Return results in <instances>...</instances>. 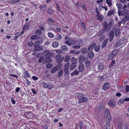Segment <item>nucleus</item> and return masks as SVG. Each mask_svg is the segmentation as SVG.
<instances>
[{"instance_id":"1","label":"nucleus","mask_w":129,"mask_h":129,"mask_svg":"<svg viewBox=\"0 0 129 129\" xmlns=\"http://www.w3.org/2000/svg\"><path fill=\"white\" fill-rule=\"evenodd\" d=\"M112 22L111 21L108 24L106 21H105L103 23V29L105 32L111 28L112 25Z\"/></svg>"},{"instance_id":"2","label":"nucleus","mask_w":129,"mask_h":129,"mask_svg":"<svg viewBox=\"0 0 129 129\" xmlns=\"http://www.w3.org/2000/svg\"><path fill=\"white\" fill-rule=\"evenodd\" d=\"M110 114V112L109 110L108 109H106L105 112V114L107 117L106 119L107 122H110L111 120Z\"/></svg>"},{"instance_id":"3","label":"nucleus","mask_w":129,"mask_h":129,"mask_svg":"<svg viewBox=\"0 0 129 129\" xmlns=\"http://www.w3.org/2000/svg\"><path fill=\"white\" fill-rule=\"evenodd\" d=\"M83 94H80L79 96H80L78 98V99L79 102L81 103L85 102H86L88 100V98L85 97L83 96Z\"/></svg>"},{"instance_id":"4","label":"nucleus","mask_w":129,"mask_h":129,"mask_svg":"<svg viewBox=\"0 0 129 129\" xmlns=\"http://www.w3.org/2000/svg\"><path fill=\"white\" fill-rule=\"evenodd\" d=\"M44 88H47L50 89H51L54 88L53 86L51 84H48L47 83H45L44 82L40 83Z\"/></svg>"},{"instance_id":"5","label":"nucleus","mask_w":129,"mask_h":129,"mask_svg":"<svg viewBox=\"0 0 129 129\" xmlns=\"http://www.w3.org/2000/svg\"><path fill=\"white\" fill-rule=\"evenodd\" d=\"M108 105L113 108L115 107L116 105V103L115 101L113 99H111L109 101L108 103Z\"/></svg>"},{"instance_id":"6","label":"nucleus","mask_w":129,"mask_h":129,"mask_svg":"<svg viewBox=\"0 0 129 129\" xmlns=\"http://www.w3.org/2000/svg\"><path fill=\"white\" fill-rule=\"evenodd\" d=\"M114 32L115 31V35L116 37H118L120 34V29L119 28L116 29L115 27L113 28V30Z\"/></svg>"},{"instance_id":"7","label":"nucleus","mask_w":129,"mask_h":129,"mask_svg":"<svg viewBox=\"0 0 129 129\" xmlns=\"http://www.w3.org/2000/svg\"><path fill=\"white\" fill-rule=\"evenodd\" d=\"M94 55V54L93 52L91 51H90L88 53L87 57L91 60L93 59Z\"/></svg>"},{"instance_id":"8","label":"nucleus","mask_w":129,"mask_h":129,"mask_svg":"<svg viewBox=\"0 0 129 129\" xmlns=\"http://www.w3.org/2000/svg\"><path fill=\"white\" fill-rule=\"evenodd\" d=\"M35 47V50L37 51H40L43 50V49L42 46L40 45H37L36 46H34Z\"/></svg>"},{"instance_id":"9","label":"nucleus","mask_w":129,"mask_h":129,"mask_svg":"<svg viewBox=\"0 0 129 129\" xmlns=\"http://www.w3.org/2000/svg\"><path fill=\"white\" fill-rule=\"evenodd\" d=\"M114 36V31H111L110 32L109 37V41L110 42H111L113 40Z\"/></svg>"},{"instance_id":"10","label":"nucleus","mask_w":129,"mask_h":129,"mask_svg":"<svg viewBox=\"0 0 129 129\" xmlns=\"http://www.w3.org/2000/svg\"><path fill=\"white\" fill-rule=\"evenodd\" d=\"M108 41V38L106 39L103 41L101 46V48L103 49L104 48L107 44Z\"/></svg>"},{"instance_id":"11","label":"nucleus","mask_w":129,"mask_h":129,"mask_svg":"<svg viewBox=\"0 0 129 129\" xmlns=\"http://www.w3.org/2000/svg\"><path fill=\"white\" fill-rule=\"evenodd\" d=\"M88 59L87 57H85L84 62L85 63L86 66L87 67L90 66L91 65V62L89 61H88Z\"/></svg>"},{"instance_id":"12","label":"nucleus","mask_w":129,"mask_h":129,"mask_svg":"<svg viewBox=\"0 0 129 129\" xmlns=\"http://www.w3.org/2000/svg\"><path fill=\"white\" fill-rule=\"evenodd\" d=\"M85 58L84 55L83 54L81 55L79 58V62L80 63H81L84 61Z\"/></svg>"},{"instance_id":"13","label":"nucleus","mask_w":129,"mask_h":129,"mask_svg":"<svg viewBox=\"0 0 129 129\" xmlns=\"http://www.w3.org/2000/svg\"><path fill=\"white\" fill-rule=\"evenodd\" d=\"M115 9H113L112 10H110L107 14V15L108 16H110L112 14H114V13H115Z\"/></svg>"},{"instance_id":"14","label":"nucleus","mask_w":129,"mask_h":129,"mask_svg":"<svg viewBox=\"0 0 129 129\" xmlns=\"http://www.w3.org/2000/svg\"><path fill=\"white\" fill-rule=\"evenodd\" d=\"M110 86V85L109 84V83L106 82L104 85L103 87V89L105 90H106Z\"/></svg>"},{"instance_id":"15","label":"nucleus","mask_w":129,"mask_h":129,"mask_svg":"<svg viewBox=\"0 0 129 129\" xmlns=\"http://www.w3.org/2000/svg\"><path fill=\"white\" fill-rule=\"evenodd\" d=\"M70 65V63H67L65 65L64 69V72L69 71V67Z\"/></svg>"},{"instance_id":"16","label":"nucleus","mask_w":129,"mask_h":129,"mask_svg":"<svg viewBox=\"0 0 129 129\" xmlns=\"http://www.w3.org/2000/svg\"><path fill=\"white\" fill-rule=\"evenodd\" d=\"M105 32L104 30L102 29V30H99L96 34V35L97 36H100L103 35L104 33Z\"/></svg>"},{"instance_id":"17","label":"nucleus","mask_w":129,"mask_h":129,"mask_svg":"<svg viewBox=\"0 0 129 129\" xmlns=\"http://www.w3.org/2000/svg\"><path fill=\"white\" fill-rule=\"evenodd\" d=\"M40 41H38L36 42L34 45V46H36L37 45H39L42 43L43 42V39L42 38H41Z\"/></svg>"},{"instance_id":"18","label":"nucleus","mask_w":129,"mask_h":129,"mask_svg":"<svg viewBox=\"0 0 129 129\" xmlns=\"http://www.w3.org/2000/svg\"><path fill=\"white\" fill-rule=\"evenodd\" d=\"M81 52L84 54H85L87 52L88 53V51L87 49L85 47L81 49Z\"/></svg>"},{"instance_id":"19","label":"nucleus","mask_w":129,"mask_h":129,"mask_svg":"<svg viewBox=\"0 0 129 129\" xmlns=\"http://www.w3.org/2000/svg\"><path fill=\"white\" fill-rule=\"evenodd\" d=\"M84 65L82 63H80L79 66V71L80 72H82L84 69Z\"/></svg>"},{"instance_id":"20","label":"nucleus","mask_w":129,"mask_h":129,"mask_svg":"<svg viewBox=\"0 0 129 129\" xmlns=\"http://www.w3.org/2000/svg\"><path fill=\"white\" fill-rule=\"evenodd\" d=\"M107 122V123L105 124L104 127V129H110L109 126V123L110 122Z\"/></svg>"},{"instance_id":"21","label":"nucleus","mask_w":129,"mask_h":129,"mask_svg":"<svg viewBox=\"0 0 129 129\" xmlns=\"http://www.w3.org/2000/svg\"><path fill=\"white\" fill-rule=\"evenodd\" d=\"M76 66L77 63H72L70 66V70H72L74 69Z\"/></svg>"},{"instance_id":"22","label":"nucleus","mask_w":129,"mask_h":129,"mask_svg":"<svg viewBox=\"0 0 129 129\" xmlns=\"http://www.w3.org/2000/svg\"><path fill=\"white\" fill-rule=\"evenodd\" d=\"M116 5L118 8V9L121 10L122 9V5L121 3H117Z\"/></svg>"},{"instance_id":"23","label":"nucleus","mask_w":129,"mask_h":129,"mask_svg":"<svg viewBox=\"0 0 129 129\" xmlns=\"http://www.w3.org/2000/svg\"><path fill=\"white\" fill-rule=\"evenodd\" d=\"M59 43L57 42H54L52 44V46L55 48L57 47L59 45Z\"/></svg>"},{"instance_id":"24","label":"nucleus","mask_w":129,"mask_h":129,"mask_svg":"<svg viewBox=\"0 0 129 129\" xmlns=\"http://www.w3.org/2000/svg\"><path fill=\"white\" fill-rule=\"evenodd\" d=\"M101 46L100 45H96L94 49L95 51L96 52L99 51L100 49Z\"/></svg>"},{"instance_id":"25","label":"nucleus","mask_w":129,"mask_h":129,"mask_svg":"<svg viewBox=\"0 0 129 129\" xmlns=\"http://www.w3.org/2000/svg\"><path fill=\"white\" fill-rule=\"evenodd\" d=\"M79 72L77 71V69H76L74 72L72 73L71 74L72 76H73L75 75H77L79 74Z\"/></svg>"},{"instance_id":"26","label":"nucleus","mask_w":129,"mask_h":129,"mask_svg":"<svg viewBox=\"0 0 129 129\" xmlns=\"http://www.w3.org/2000/svg\"><path fill=\"white\" fill-rule=\"evenodd\" d=\"M98 71H101L103 68V64L102 63H99L98 64Z\"/></svg>"},{"instance_id":"27","label":"nucleus","mask_w":129,"mask_h":129,"mask_svg":"<svg viewBox=\"0 0 129 129\" xmlns=\"http://www.w3.org/2000/svg\"><path fill=\"white\" fill-rule=\"evenodd\" d=\"M103 108V106L102 104L100 103L98 107V110L99 112H101Z\"/></svg>"},{"instance_id":"28","label":"nucleus","mask_w":129,"mask_h":129,"mask_svg":"<svg viewBox=\"0 0 129 129\" xmlns=\"http://www.w3.org/2000/svg\"><path fill=\"white\" fill-rule=\"evenodd\" d=\"M45 63L50 62L52 61L51 59L50 58L45 57Z\"/></svg>"},{"instance_id":"29","label":"nucleus","mask_w":129,"mask_h":129,"mask_svg":"<svg viewBox=\"0 0 129 129\" xmlns=\"http://www.w3.org/2000/svg\"><path fill=\"white\" fill-rule=\"evenodd\" d=\"M70 57L69 56L67 55L65 56L64 60L66 62H68L70 60Z\"/></svg>"},{"instance_id":"30","label":"nucleus","mask_w":129,"mask_h":129,"mask_svg":"<svg viewBox=\"0 0 129 129\" xmlns=\"http://www.w3.org/2000/svg\"><path fill=\"white\" fill-rule=\"evenodd\" d=\"M52 53L50 52V51H49V52H48V53L46 54L45 55V57L50 58V57L52 56Z\"/></svg>"},{"instance_id":"31","label":"nucleus","mask_w":129,"mask_h":129,"mask_svg":"<svg viewBox=\"0 0 129 129\" xmlns=\"http://www.w3.org/2000/svg\"><path fill=\"white\" fill-rule=\"evenodd\" d=\"M39 36L36 35H33L31 36V39L34 40H38L39 38Z\"/></svg>"},{"instance_id":"32","label":"nucleus","mask_w":129,"mask_h":129,"mask_svg":"<svg viewBox=\"0 0 129 129\" xmlns=\"http://www.w3.org/2000/svg\"><path fill=\"white\" fill-rule=\"evenodd\" d=\"M40 9L41 10L43 9L44 10H46L47 9V6L46 5H45L43 6H40L39 7Z\"/></svg>"},{"instance_id":"33","label":"nucleus","mask_w":129,"mask_h":129,"mask_svg":"<svg viewBox=\"0 0 129 129\" xmlns=\"http://www.w3.org/2000/svg\"><path fill=\"white\" fill-rule=\"evenodd\" d=\"M114 56H115L112 53H111L109 55L108 57V59L109 60H111L113 58Z\"/></svg>"},{"instance_id":"34","label":"nucleus","mask_w":129,"mask_h":129,"mask_svg":"<svg viewBox=\"0 0 129 129\" xmlns=\"http://www.w3.org/2000/svg\"><path fill=\"white\" fill-rule=\"evenodd\" d=\"M20 35V32H17L16 33L14 39V40H16L19 37V35Z\"/></svg>"},{"instance_id":"35","label":"nucleus","mask_w":129,"mask_h":129,"mask_svg":"<svg viewBox=\"0 0 129 129\" xmlns=\"http://www.w3.org/2000/svg\"><path fill=\"white\" fill-rule=\"evenodd\" d=\"M65 73L64 76L66 77V78L68 79L69 77L70 72L69 71L64 72Z\"/></svg>"},{"instance_id":"36","label":"nucleus","mask_w":129,"mask_h":129,"mask_svg":"<svg viewBox=\"0 0 129 129\" xmlns=\"http://www.w3.org/2000/svg\"><path fill=\"white\" fill-rule=\"evenodd\" d=\"M71 61L72 63H77V59L75 57H73L72 58L71 60Z\"/></svg>"},{"instance_id":"37","label":"nucleus","mask_w":129,"mask_h":129,"mask_svg":"<svg viewBox=\"0 0 129 129\" xmlns=\"http://www.w3.org/2000/svg\"><path fill=\"white\" fill-rule=\"evenodd\" d=\"M63 71L62 70H60L58 72V77L59 78L63 74Z\"/></svg>"},{"instance_id":"38","label":"nucleus","mask_w":129,"mask_h":129,"mask_svg":"<svg viewBox=\"0 0 129 129\" xmlns=\"http://www.w3.org/2000/svg\"><path fill=\"white\" fill-rule=\"evenodd\" d=\"M35 34L37 35H40L41 34L42 32L41 30L40 29H38L36 31Z\"/></svg>"},{"instance_id":"39","label":"nucleus","mask_w":129,"mask_h":129,"mask_svg":"<svg viewBox=\"0 0 129 129\" xmlns=\"http://www.w3.org/2000/svg\"><path fill=\"white\" fill-rule=\"evenodd\" d=\"M68 48L67 46L65 45L62 46L61 48L62 50L64 51H67Z\"/></svg>"},{"instance_id":"40","label":"nucleus","mask_w":129,"mask_h":129,"mask_svg":"<svg viewBox=\"0 0 129 129\" xmlns=\"http://www.w3.org/2000/svg\"><path fill=\"white\" fill-rule=\"evenodd\" d=\"M20 0H11L9 3L11 4H14L19 2Z\"/></svg>"},{"instance_id":"41","label":"nucleus","mask_w":129,"mask_h":129,"mask_svg":"<svg viewBox=\"0 0 129 129\" xmlns=\"http://www.w3.org/2000/svg\"><path fill=\"white\" fill-rule=\"evenodd\" d=\"M118 49H116L112 51L111 53L115 56L116 54L118 52Z\"/></svg>"},{"instance_id":"42","label":"nucleus","mask_w":129,"mask_h":129,"mask_svg":"<svg viewBox=\"0 0 129 129\" xmlns=\"http://www.w3.org/2000/svg\"><path fill=\"white\" fill-rule=\"evenodd\" d=\"M52 64L51 63H48L46 65V67L47 69H50L52 68Z\"/></svg>"},{"instance_id":"43","label":"nucleus","mask_w":129,"mask_h":129,"mask_svg":"<svg viewBox=\"0 0 129 129\" xmlns=\"http://www.w3.org/2000/svg\"><path fill=\"white\" fill-rule=\"evenodd\" d=\"M115 60H112V62L109 65V68H112L113 64H115Z\"/></svg>"},{"instance_id":"44","label":"nucleus","mask_w":129,"mask_h":129,"mask_svg":"<svg viewBox=\"0 0 129 129\" xmlns=\"http://www.w3.org/2000/svg\"><path fill=\"white\" fill-rule=\"evenodd\" d=\"M98 18L100 21H102L104 19V17L103 15H100L98 16Z\"/></svg>"},{"instance_id":"45","label":"nucleus","mask_w":129,"mask_h":129,"mask_svg":"<svg viewBox=\"0 0 129 129\" xmlns=\"http://www.w3.org/2000/svg\"><path fill=\"white\" fill-rule=\"evenodd\" d=\"M105 38V35H103L101 36L99 38V40L101 42H102L104 40Z\"/></svg>"},{"instance_id":"46","label":"nucleus","mask_w":129,"mask_h":129,"mask_svg":"<svg viewBox=\"0 0 129 129\" xmlns=\"http://www.w3.org/2000/svg\"><path fill=\"white\" fill-rule=\"evenodd\" d=\"M44 56H43L41 57L38 60V62L39 63H41L43 61L44 59Z\"/></svg>"},{"instance_id":"47","label":"nucleus","mask_w":129,"mask_h":129,"mask_svg":"<svg viewBox=\"0 0 129 129\" xmlns=\"http://www.w3.org/2000/svg\"><path fill=\"white\" fill-rule=\"evenodd\" d=\"M80 47V46L78 45H74L72 47L75 49H79Z\"/></svg>"},{"instance_id":"48","label":"nucleus","mask_w":129,"mask_h":129,"mask_svg":"<svg viewBox=\"0 0 129 129\" xmlns=\"http://www.w3.org/2000/svg\"><path fill=\"white\" fill-rule=\"evenodd\" d=\"M52 12L53 10L50 8H49L48 10H47V12L48 13V14L50 15H51L52 14Z\"/></svg>"},{"instance_id":"49","label":"nucleus","mask_w":129,"mask_h":129,"mask_svg":"<svg viewBox=\"0 0 129 129\" xmlns=\"http://www.w3.org/2000/svg\"><path fill=\"white\" fill-rule=\"evenodd\" d=\"M121 44H122L121 43H120L119 42H117L115 43V47H117L120 46L121 45Z\"/></svg>"},{"instance_id":"50","label":"nucleus","mask_w":129,"mask_h":129,"mask_svg":"<svg viewBox=\"0 0 129 129\" xmlns=\"http://www.w3.org/2000/svg\"><path fill=\"white\" fill-rule=\"evenodd\" d=\"M48 37L50 38H53L54 36V35L51 33H48Z\"/></svg>"},{"instance_id":"51","label":"nucleus","mask_w":129,"mask_h":129,"mask_svg":"<svg viewBox=\"0 0 129 129\" xmlns=\"http://www.w3.org/2000/svg\"><path fill=\"white\" fill-rule=\"evenodd\" d=\"M127 11V10L125 9L123 10L121 13V16H123L126 13Z\"/></svg>"},{"instance_id":"52","label":"nucleus","mask_w":129,"mask_h":129,"mask_svg":"<svg viewBox=\"0 0 129 129\" xmlns=\"http://www.w3.org/2000/svg\"><path fill=\"white\" fill-rule=\"evenodd\" d=\"M124 99H119V100L118 101V103H119V102L121 104H122L123 103H124Z\"/></svg>"},{"instance_id":"53","label":"nucleus","mask_w":129,"mask_h":129,"mask_svg":"<svg viewBox=\"0 0 129 129\" xmlns=\"http://www.w3.org/2000/svg\"><path fill=\"white\" fill-rule=\"evenodd\" d=\"M23 77L26 79V82L28 86H29L31 84L30 82L28 79L27 78H26V77Z\"/></svg>"},{"instance_id":"54","label":"nucleus","mask_w":129,"mask_h":129,"mask_svg":"<svg viewBox=\"0 0 129 129\" xmlns=\"http://www.w3.org/2000/svg\"><path fill=\"white\" fill-rule=\"evenodd\" d=\"M24 74L28 78H30L31 76L26 71H25L24 72Z\"/></svg>"},{"instance_id":"55","label":"nucleus","mask_w":129,"mask_h":129,"mask_svg":"<svg viewBox=\"0 0 129 129\" xmlns=\"http://www.w3.org/2000/svg\"><path fill=\"white\" fill-rule=\"evenodd\" d=\"M124 17L126 20H129V14H126Z\"/></svg>"},{"instance_id":"56","label":"nucleus","mask_w":129,"mask_h":129,"mask_svg":"<svg viewBox=\"0 0 129 129\" xmlns=\"http://www.w3.org/2000/svg\"><path fill=\"white\" fill-rule=\"evenodd\" d=\"M61 56V55L60 54H58L55 57V59L56 60L59 59H60V57Z\"/></svg>"},{"instance_id":"57","label":"nucleus","mask_w":129,"mask_h":129,"mask_svg":"<svg viewBox=\"0 0 129 129\" xmlns=\"http://www.w3.org/2000/svg\"><path fill=\"white\" fill-rule=\"evenodd\" d=\"M80 24L82 26V27L84 29H85L86 28V27L84 23L83 22H82L80 23Z\"/></svg>"},{"instance_id":"58","label":"nucleus","mask_w":129,"mask_h":129,"mask_svg":"<svg viewBox=\"0 0 129 129\" xmlns=\"http://www.w3.org/2000/svg\"><path fill=\"white\" fill-rule=\"evenodd\" d=\"M62 38V36L58 34L56 38L57 40H60Z\"/></svg>"},{"instance_id":"59","label":"nucleus","mask_w":129,"mask_h":129,"mask_svg":"<svg viewBox=\"0 0 129 129\" xmlns=\"http://www.w3.org/2000/svg\"><path fill=\"white\" fill-rule=\"evenodd\" d=\"M98 80L99 81H102L104 79L103 77L102 76H99L98 77Z\"/></svg>"},{"instance_id":"60","label":"nucleus","mask_w":129,"mask_h":129,"mask_svg":"<svg viewBox=\"0 0 129 129\" xmlns=\"http://www.w3.org/2000/svg\"><path fill=\"white\" fill-rule=\"evenodd\" d=\"M56 71H57L56 70L54 67L52 69L51 71V73H54Z\"/></svg>"},{"instance_id":"61","label":"nucleus","mask_w":129,"mask_h":129,"mask_svg":"<svg viewBox=\"0 0 129 129\" xmlns=\"http://www.w3.org/2000/svg\"><path fill=\"white\" fill-rule=\"evenodd\" d=\"M33 45V43L32 42H30L28 43L27 44V45L29 47H30Z\"/></svg>"},{"instance_id":"62","label":"nucleus","mask_w":129,"mask_h":129,"mask_svg":"<svg viewBox=\"0 0 129 129\" xmlns=\"http://www.w3.org/2000/svg\"><path fill=\"white\" fill-rule=\"evenodd\" d=\"M65 39L67 41L66 42H69L71 41L70 38L68 36L65 37Z\"/></svg>"},{"instance_id":"63","label":"nucleus","mask_w":129,"mask_h":129,"mask_svg":"<svg viewBox=\"0 0 129 129\" xmlns=\"http://www.w3.org/2000/svg\"><path fill=\"white\" fill-rule=\"evenodd\" d=\"M96 45V44L95 43H93L91 44L90 46L91 47L93 48H95V46Z\"/></svg>"},{"instance_id":"64","label":"nucleus","mask_w":129,"mask_h":129,"mask_svg":"<svg viewBox=\"0 0 129 129\" xmlns=\"http://www.w3.org/2000/svg\"><path fill=\"white\" fill-rule=\"evenodd\" d=\"M29 22H28L26 23L25 25H24V26L26 28H28L29 27Z\"/></svg>"}]
</instances>
